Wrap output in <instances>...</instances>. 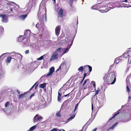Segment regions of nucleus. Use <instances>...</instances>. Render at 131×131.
<instances>
[{
  "label": "nucleus",
  "instance_id": "nucleus-1",
  "mask_svg": "<svg viewBox=\"0 0 131 131\" xmlns=\"http://www.w3.org/2000/svg\"><path fill=\"white\" fill-rule=\"evenodd\" d=\"M41 4H40V5L39 8V12L38 14V17L39 19V21L40 22H38L36 25V27L39 30L40 29H42V30H43L44 29L43 26H44L43 24H40V21H41V22H42V21L43 22L44 21H45L46 22L47 20V15L46 13V7H45V13L43 14L44 13H43V12H42V13H41L40 12V13L39 12L41 9Z\"/></svg>",
  "mask_w": 131,
  "mask_h": 131
},
{
  "label": "nucleus",
  "instance_id": "nucleus-2",
  "mask_svg": "<svg viewBox=\"0 0 131 131\" xmlns=\"http://www.w3.org/2000/svg\"><path fill=\"white\" fill-rule=\"evenodd\" d=\"M103 78L105 81L107 80V81L108 82H111L113 79V81L111 83V84H113L116 80L115 72L113 71L110 72L109 74L107 73L105 75Z\"/></svg>",
  "mask_w": 131,
  "mask_h": 131
},
{
  "label": "nucleus",
  "instance_id": "nucleus-3",
  "mask_svg": "<svg viewBox=\"0 0 131 131\" xmlns=\"http://www.w3.org/2000/svg\"><path fill=\"white\" fill-rule=\"evenodd\" d=\"M66 65V63L64 62H63L62 63L60 66H59L58 69V71L59 73H60V76L61 75V76L63 74L64 71L65 69Z\"/></svg>",
  "mask_w": 131,
  "mask_h": 131
},
{
  "label": "nucleus",
  "instance_id": "nucleus-4",
  "mask_svg": "<svg viewBox=\"0 0 131 131\" xmlns=\"http://www.w3.org/2000/svg\"><path fill=\"white\" fill-rule=\"evenodd\" d=\"M58 15L59 17L58 16V19L59 20L63 21V18L65 16V13L63 12V10L61 8L60 10L58 12Z\"/></svg>",
  "mask_w": 131,
  "mask_h": 131
},
{
  "label": "nucleus",
  "instance_id": "nucleus-5",
  "mask_svg": "<svg viewBox=\"0 0 131 131\" xmlns=\"http://www.w3.org/2000/svg\"><path fill=\"white\" fill-rule=\"evenodd\" d=\"M40 101L41 102L38 107H40L41 106V107L43 108L45 107L47 105V101H46L44 97L43 96L41 97L40 99Z\"/></svg>",
  "mask_w": 131,
  "mask_h": 131
},
{
  "label": "nucleus",
  "instance_id": "nucleus-6",
  "mask_svg": "<svg viewBox=\"0 0 131 131\" xmlns=\"http://www.w3.org/2000/svg\"><path fill=\"white\" fill-rule=\"evenodd\" d=\"M130 52V51L128 50V51L127 52L124 53L122 56H121L123 57L124 58V60L126 58H127L128 59V64H131V59L130 62H129V58L130 57V56L129 54V53Z\"/></svg>",
  "mask_w": 131,
  "mask_h": 131
},
{
  "label": "nucleus",
  "instance_id": "nucleus-7",
  "mask_svg": "<svg viewBox=\"0 0 131 131\" xmlns=\"http://www.w3.org/2000/svg\"><path fill=\"white\" fill-rule=\"evenodd\" d=\"M42 119V117L40 116L39 114H36L33 118V121L34 123L40 121V120Z\"/></svg>",
  "mask_w": 131,
  "mask_h": 131
},
{
  "label": "nucleus",
  "instance_id": "nucleus-8",
  "mask_svg": "<svg viewBox=\"0 0 131 131\" xmlns=\"http://www.w3.org/2000/svg\"><path fill=\"white\" fill-rule=\"evenodd\" d=\"M57 58V52L56 51L54 52L50 58V61L55 60Z\"/></svg>",
  "mask_w": 131,
  "mask_h": 131
},
{
  "label": "nucleus",
  "instance_id": "nucleus-9",
  "mask_svg": "<svg viewBox=\"0 0 131 131\" xmlns=\"http://www.w3.org/2000/svg\"><path fill=\"white\" fill-rule=\"evenodd\" d=\"M68 50V49L67 48L65 49L60 48L58 49V52H60L61 55H63Z\"/></svg>",
  "mask_w": 131,
  "mask_h": 131
},
{
  "label": "nucleus",
  "instance_id": "nucleus-10",
  "mask_svg": "<svg viewBox=\"0 0 131 131\" xmlns=\"http://www.w3.org/2000/svg\"><path fill=\"white\" fill-rule=\"evenodd\" d=\"M0 18H2V21L3 23H6L8 22L7 18L6 17V15L5 14H0Z\"/></svg>",
  "mask_w": 131,
  "mask_h": 131
},
{
  "label": "nucleus",
  "instance_id": "nucleus-11",
  "mask_svg": "<svg viewBox=\"0 0 131 131\" xmlns=\"http://www.w3.org/2000/svg\"><path fill=\"white\" fill-rule=\"evenodd\" d=\"M52 14L55 17H56L57 15V5H55L54 4V6L53 7Z\"/></svg>",
  "mask_w": 131,
  "mask_h": 131
},
{
  "label": "nucleus",
  "instance_id": "nucleus-12",
  "mask_svg": "<svg viewBox=\"0 0 131 131\" xmlns=\"http://www.w3.org/2000/svg\"><path fill=\"white\" fill-rule=\"evenodd\" d=\"M15 4L14 2H12L10 3H7V4L10 5V10L11 11V12H12L13 13H14V11H16V10L13 7V6L12 5L13 4Z\"/></svg>",
  "mask_w": 131,
  "mask_h": 131
},
{
  "label": "nucleus",
  "instance_id": "nucleus-13",
  "mask_svg": "<svg viewBox=\"0 0 131 131\" xmlns=\"http://www.w3.org/2000/svg\"><path fill=\"white\" fill-rule=\"evenodd\" d=\"M89 68V73L88 74V75H89L90 74V73L92 71V67L91 66L87 65L84 66V71L85 72H86V71L87 70V69Z\"/></svg>",
  "mask_w": 131,
  "mask_h": 131
},
{
  "label": "nucleus",
  "instance_id": "nucleus-14",
  "mask_svg": "<svg viewBox=\"0 0 131 131\" xmlns=\"http://www.w3.org/2000/svg\"><path fill=\"white\" fill-rule=\"evenodd\" d=\"M124 60V58L123 57L121 56L116 58L115 60V61L116 64H117L123 61Z\"/></svg>",
  "mask_w": 131,
  "mask_h": 131
},
{
  "label": "nucleus",
  "instance_id": "nucleus-15",
  "mask_svg": "<svg viewBox=\"0 0 131 131\" xmlns=\"http://www.w3.org/2000/svg\"><path fill=\"white\" fill-rule=\"evenodd\" d=\"M92 121V119L90 118L89 120L83 126L82 129L85 128V130H86L88 126L91 123Z\"/></svg>",
  "mask_w": 131,
  "mask_h": 131
},
{
  "label": "nucleus",
  "instance_id": "nucleus-16",
  "mask_svg": "<svg viewBox=\"0 0 131 131\" xmlns=\"http://www.w3.org/2000/svg\"><path fill=\"white\" fill-rule=\"evenodd\" d=\"M54 70V68L53 67H52L50 68L49 69V72L46 75V76L48 77L51 76Z\"/></svg>",
  "mask_w": 131,
  "mask_h": 131
},
{
  "label": "nucleus",
  "instance_id": "nucleus-17",
  "mask_svg": "<svg viewBox=\"0 0 131 131\" xmlns=\"http://www.w3.org/2000/svg\"><path fill=\"white\" fill-rule=\"evenodd\" d=\"M24 35L25 36H27L29 38L30 37L31 35V31L30 30H27L24 32Z\"/></svg>",
  "mask_w": 131,
  "mask_h": 131
},
{
  "label": "nucleus",
  "instance_id": "nucleus-18",
  "mask_svg": "<svg viewBox=\"0 0 131 131\" xmlns=\"http://www.w3.org/2000/svg\"><path fill=\"white\" fill-rule=\"evenodd\" d=\"M64 90H63V89H60L59 91L58 92V95H63L64 93Z\"/></svg>",
  "mask_w": 131,
  "mask_h": 131
},
{
  "label": "nucleus",
  "instance_id": "nucleus-19",
  "mask_svg": "<svg viewBox=\"0 0 131 131\" xmlns=\"http://www.w3.org/2000/svg\"><path fill=\"white\" fill-rule=\"evenodd\" d=\"M28 92H25L24 93L21 94L19 95L18 96V98L19 99H21L23 98L25 96L26 94Z\"/></svg>",
  "mask_w": 131,
  "mask_h": 131
},
{
  "label": "nucleus",
  "instance_id": "nucleus-20",
  "mask_svg": "<svg viewBox=\"0 0 131 131\" xmlns=\"http://www.w3.org/2000/svg\"><path fill=\"white\" fill-rule=\"evenodd\" d=\"M73 114H72V116H71L70 118H69L67 120L68 122H69L72 119H73L75 117V114L74 113H73Z\"/></svg>",
  "mask_w": 131,
  "mask_h": 131
},
{
  "label": "nucleus",
  "instance_id": "nucleus-21",
  "mask_svg": "<svg viewBox=\"0 0 131 131\" xmlns=\"http://www.w3.org/2000/svg\"><path fill=\"white\" fill-rule=\"evenodd\" d=\"M25 39V37H23V36H20L18 38V40L19 42H21Z\"/></svg>",
  "mask_w": 131,
  "mask_h": 131
},
{
  "label": "nucleus",
  "instance_id": "nucleus-22",
  "mask_svg": "<svg viewBox=\"0 0 131 131\" xmlns=\"http://www.w3.org/2000/svg\"><path fill=\"white\" fill-rule=\"evenodd\" d=\"M5 74L4 72L2 70H0V79L3 77Z\"/></svg>",
  "mask_w": 131,
  "mask_h": 131
},
{
  "label": "nucleus",
  "instance_id": "nucleus-23",
  "mask_svg": "<svg viewBox=\"0 0 131 131\" xmlns=\"http://www.w3.org/2000/svg\"><path fill=\"white\" fill-rule=\"evenodd\" d=\"M24 40H25V41L23 42L26 45H29V43L28 40H29V39H25V38Z\"/></svg>",
  "mask_w": 131,
  "mask_h": 131
},
{
  "label": "nucleus",
  "instance_id": "nucleus-24",
  "mask_svg": "<svg viewBox=\"0 0 131 131\" xmlns=\"http://www.w3.org/2000/svg\"><path fill=\"white\" fill-rule=\"evenodd\" d=\"M27 16V14L22 15L20 16V18L21 20H24Z\"/></svg>",
  "mask_w": 131,
  "mask_h": 131
},
{
  "label": "nucleus",
  "instance_id": "nucleus-25",
  "mask_svg": "<svg viewBox=\"0 0 131 131\" xmlns=\"http://www.w3.org/2000/svg\"><path fill=\"white\" fill-rule=\"evenodd\" d=\"M118 123H116L115 124H114L112 126V127L108 128L107 129V130L109 131V130H110V129H114V128L115 127V126H117V124H118Z\"/></svg>",
  "mask_w": 131,
  "mask_h": 131
},
{
  "label": "nucleus",
  "instance_id": "nucleus-26",
  "mask_svg": "<svg viewBox=\"0 0 131 131\" xmlns=\"http://www.w3.org/2000/svg\"><path fill=\"white\" fill-rule=\"evenodd\" d=\"M38 82H36L34 84L32 87L30 89V90H31L32 89L34 88V86H35V89H36L37 87L38 86Z\"/></svg>",
  "mask_w": 131,
  "mask_h": 131
},
{
  "label": "nucleus",
  "instance_id": "nucleus-27",
  "mask_svg": "<svg viewBox=\"0 0 131 131\" xmlns=\"http://www.w3.org/2000/svg\"><path fill=\"white\" fill-rule=\"evenodd\" d=\"M87 82L88 83H89V79H86L84 81L82 85V86H84Z\"/></svg>",
  "mask_w": 131,
  "mask_h": 131
},
{
  "label": "nucleus",
  "instance_id": "nucleus-28",
  "mask_svg": "<svg viewBox=\"0 0 131 131\" xmlns=\"http://www.w3.org/2000/svg\"><path fill=\"white\" fill-rule=\"evenodd\" d=\"M37 124H38L36 125H34L31 127L29 129V130H30V131H32L34 130L37 127Z\"/></svg>",
  "mask_w": 131,
  "mask_h": 131
},
{
  "label": "nucleus",
  "instance_id": "nucleus-29",
  "mask_svg": "<svg viewBox=\"0 0 131 131\" xmlns=\"http://www.w3.org/2000/svg\"><path fill=\"white\" fill-rule=\"evenodd\" d=\"M51 100V96L50 95L49 96H48L47 99V101H48V103L50 102Z\"/></svg>",
  "mask_w": 131,
  "mask_h": 131
},
{
  "label": "nucleus",
  "instance_id": "nucleus-30",
  "mask_svg": "<svg viewBox=\"0 0 131 131\" xmlns=\"http://www.w3.org/2000/svg\"><path fill=\"white\" fill-rule=\"evenodd\" d=\"M64 97L63 95H58V101H60L63 97Z\"/></svg>",
  "mask_w": 131,
  "mask_h": 131
},
{
  "label": "nucleus",
  "instance_id": "nucleus-31",
  "mask_svg": "<svg viewBox=\"0 0 131 131\" xmlns=\"http://www.w3.org/2000/svg\"><path fill=\"white\" fill-rule=\"evenodd\" d=\"M46 83L41 84L40 85V88L42 89H43L46 86Z\"/></svg>",
  "mask_w": 131,
  "mask_h": 131
},
{
  "label": "nucleus",
  "instance_id": "nucleus-32",
  "mask_svg": "<svg viewBox=\"0 0 131 131\" xmlns=\"http://www.w3.org/2000/svg\"><path fill=\"white\" fill-rule=\"evenodd\" d=\"M12 59V58L11 57H8L6 60V62H7V63H8L10 62L11 60Z\"/></svg>",
  "mask_w": 131,
  "mask_h": 131
},
{
  "label": "nucleus",
  "instance_id": "nucleus-33",
  "mask_svg": "<svg viewBox=\"0 0 131 131\" xmlns=\"http://www.w3.org/2000/svg\"><path fill=\"white\" fill-rule=\"evenodd\" d=\"M79 103H78L77 104H76L75 106V108H74V109L73 111V112H72L73 113H74L75 112L76 110L78 107V106L79 105Z\"/></svg>",
  "mask_w": 131,
  "mask_h": 131
},
{
  "label": "nucleus",
  "instance_id": "nucleus-34",
  "mask_svg": "<svg viewBox=\"0 0 131 131\" xmlns=\"http://www.w3.org/2000/svg\"><path fill=\"white\" fill-rule=\"evenodd\" d=\"M91 84L93 85V87L94 90H96V85L95 82L94 81H92L91 82Z\"/></svg>",
  "mask_w": 131,
  "mask_h": 131
},
{
  "label": "nucleus",
  "instance_id": "nucleus-35",
  "mask_svg": "<svg viewBox=\"0 0 131 131\" xmlns=\"http://www.w3.org/2000/svg\"><path fill=\"white\" fill-rule=\"evenodd\" d=\"M5 53L3 54L0 57V58H2V59H3V58H4L6 57V54L7 53Z\"/></svg>",
  "mask_w": 131,
  "mask_h": 131
},
{
  "label": "nucleus",
  "instance_id": "nucleus-36",
  "mask_svg": "<svg viewBox=\"0 0 131 131\" xmlns=\"http://www.w3.org/2000/svg\"><path fill=\"white\" fill-rule=\"evenodd\" d=\"M46 55V54H44L43 56H41L40 58H37V60H42L43 58V56H45Z\"/></svg>",
  "mask_w": 131,
  "mask_h": 131
},
{
  "label": "nucleus",
  "instance_id": "nucleus-37",
  "mask_svg": "<svg viewBox=\"0 0 131 131\" xmlns=\"http://www.w3.org/2000/svg\"><path fill=\"white\" fill-rule=\"evenodd\" d=\"M100 91V89L99 88H98L97 90L96 91L95 93L94 94V96H96L99 93Z\"/></svg>",
  "mask_w": 131,
  "mask_h": 131
},
{
  "label": "nucleus",
  "instance_id": "nucleus-38",
  "mask_svg": "<svg viewBox=\"0 0 131 131\" xmlns=\"http://www.w3.org/2000/svg\"><path fill=\"white\" fill-rule=\"evenodd\" d=\"M84 69L83 67V66H81L78 69V70L80 71H82Z\"/></svg>",
  "mask_w": 131,
  "mask_h": 131
},
{
  "label": "nucleus",
  "instance_id": "nucleus-39",
  "mask_svg": "<svg viewBox=\"0 0 131 131\" xmlns=\"http://www.w3.org/2000/svg\"><path fill=\"white\" fill-rule=\"evenodd\" d=\"M119 113V112H118L116 114H114L113 115V117L112 118L110 119H109V120H110L112 119L113 118H114L116 115H117V114H118Z\"/></svg>",
  "mask_w": 131,
  "mask_h": 131
},
{
  "label": "nucleus",
  "instance_id": "nucleus-40",
  "mask_svg": "<svg viewBox=\"0 0 131 131\" xmlns=\"http://www.w3.org/2000/svg\"><path fill=\"white\" fill-rule=\"evenodd\" d=\"M17 54L19 58H20V60H21L23 58V56L19 53H17Z\"/></svg>",
  "mask_w": 131,
  "mask_h": 131
},
{
  "label": "nucleus",
  "instance_id": "nucleus-41",
  "mask_svg": "<svg viewBox=\"0 0 131 131\" xmlns=\"http://www.w3.org/2000/svg\"><path fill=\"white\" fill-rule=\"evenodd\" d=\"M61 29V26H58V35L59 34Z\"/></svg>",
  "mask_w": 131,
  "mask_h": 131
},
{
  "label": "nucleus",
  "instance_id": "nucleus-42",
  "mask_svg": "<svg viewBox=\"0 0 131 131\" xmlns=\"http://www.w3.org/2000/svg\"><path fill=\"white\" fill-rule=\"evenodd\" d=\"M9 102H7L5 104V106L6 107L9 106Z\"/></svg>",
  "mask_w": 131,
  "mask_h": 131
},
{
  "label": "nucleus",
  "instance_id": "nucleus-43",
  "mask_svg": "<svg viewBox=\"0 0 131 131\" xmlns=\"http://www.w3.org/2000/svg\"><path fill=\"white\" fill-rule=\"evenodd\" d=\"M114 66V64L110 65L109 68V71H111L112 70V68H113Z\"/></svg>",
  "mask_w": 131,
  "mask_h": 131
},
{
  "label": "nucleus",
  "instance_id": "nucleus-44",
  "mask_svg": "<svg viewBox=\"0 0 131 131\" xmlns=\"http://www.w3.org/2000/svg\"><path fill=\"white\" fill-rule=\"evenodd\" d=\"M73 0H70V2L69 3V4L71 6H72V5L73 4Z\"/></svg>",
  "mask_w": 131,
  "mask_h": 131
},
{
  "label": "nucleus",
  "instance_id": "nucleus-45",
  "mask_svg": "<svg viewBox=\"0 0 131 131\" xmlns=\"http://www.w3.org/2000/svg\"><path fill=\"white\" fill-rule=\"evenodd\" d=\"M126 88L127 92H129L130 91V90L129 88L128 87V86L127 85V86Z\"/></svg>",
  "mask_w": 131,
  "mask_h": 131
},
{
  "label": "nucleus",
  "instance_id": "nucleus-46",
  "mask_svg": "<svg viewBox=\"0 0 131 131\" xmlns=\"http://www.w3.org/2000/svg\"><path fill=\"white\" fill-rule=\"evenodd\" d=\"M55 33L57 35V26L55 29Z\"/></svg>",
  "mask_w": 131,
  "mask_h": 131
},
{
  "label": "nucleus",
  "instance_id": "nucleus-47",
  "mask_svg": "<svg viewBox=\"0 0 131 131\" xmlns=\"http://www.w3.org/2000/svg\"><path fill=\"white\" fill-rule=\"evenodd\" d=\"M0 29L1 30L2 32H3L4 31V29L3 28L2 26L0 27Z\"/></svg>",
  "mask_w": 131,
  "mask_h": 131
},
{
  "label": "nucleus",
  "instance_id": "nucleus-48",
  "mask_svg": "<svg viewBox=\"0 0 131 131\" xmlns=\"http://www.w3.org/2000/svg\"><path fill=\"white\" fill-rule=\"evenodd\" d=\"M57 128H54L52 129L50 131H57Z\"/></svg>",
  "mask_w": 131,
  "mask_h": 131
},
{
  "label": "nucleus",
  "instance_id": "nucleus-49",
  "mask_svg": "<svg viewBox=\"0 0 131 131\" xmlns=\"http://www.w3.org/2000/svg\"><path fill=\"white\" fill-rule=\"evenodd\" d=\"M29 50H27L25 52V54H27L29 53Z\"/></svg>",
  "mask_w": 131,
  "mask_h": 131
},
{
  "label": "nucleus",
  "instance_id": "nucleus-50",
  "mask_svg": "<svg viewBox=\"0 0 131 131\" xmlns=\"http://www.w3.org/2000/svg\"><path fill=\"white\" fill-rule=\"evenodd\" d=\"M35 94V93H33L30 96V98H31V97L34 96Z\"/></svg>",
  "mask_w": 131,
  "mask_h": 131
},
{
  "label": "nucleus",
  "instance_id": "nucleus-51",
  "mask_svg": "<svg viewBox=\"0 0 131 131\" xmlns=\"http://www.w3.org/2000/svg\"><path fill=\"white\" fill-rule=\"evenodd\" d=\"M70 94V93H69V94H66V95H63V96H64V97H66L67 96H69V95Z\"/></svg>",
  "mask_w": 131,
  "mask_h": 131
},
{
  "label": "nucleus",
  "instance_id": "nucleus-52",
  "mask_svg": "<svg viewBox=\"0 0 131 131\" xmlns=\"http://www.w3.org/2000/svg\"><path fill=\"white\" fill-rule=\"evenodd\" d=\"M73 40H71V44H70L69 45L70 46V47L72 45V43H73Z\"/></svg>",
  "mask_w": 131,
  "mask_h": 131
},
{
  "label": "nucleus",
  "instance_id": "nucleus-53",
  "mask_svg": "<svg viewBox=\"0 0 131 131\" xmlns=\"http://www.w3.org/2000/svg\"><path fill=\"white\" fill-rule=\"evenodd\" d=\"M58 131H65V130L63 129H60L59 130L58 129Z\"/></svg>",
  "mask_w": 131,
  "mask_h": 131
},
{
  "label": "nucleus",
  "instance_id": "nucleus-54",
  "mask_svg": "<svg viewBox=\"0 0 131 131\" xmlns=\"http://www.w3.org/2000/svg\"><path fill=\"white\" fill-rule=\"evenodd\" d=\"M16 92L18 93V94H20V92L19 91V90L18 89H17L16 90Z\"/></svg>",
  "mask_w": 131,
  "mask_h": 131
},
{
  "label": "nucleus",
  "instance_id": "nucleus-55",
  "mask_svg": "<svg viewBox=\"0 0 131 131\" xmlns=\"http://www.w3.org/2000/svg\"><path fill=\"white\" fill-rule=\"evenodd\" d=\"M86 75H87V73H85L84 74L83 77H85L86 76Z\"/></svg>",
  "mask_w": 131,
  "mask_h": 131
},
{
  "label": "nucleus",
  "instance_id": "nucleus-56",
  "mask_svg": "<svg viewBox=\"0 0 131 131\" xmlns=\"http://www.w3.org/2000/svg\"><path fill=\"white\" fill-rule=\"evenodd\" d=\"M97 129V128H95L92 131H95Z\"/></svg>",
  "mask_w": 131,
  "mask_h": 131
},
{
  "label": "nucleus",
  "instance_id": "nucleus-57",
  "mask_svg": "<svg viewBox=\"0 0 131 131\" xmlns=\"http://www.w3.org/2000/svg\"><path fill=\"white\" fill-rule=\"evenodd\" d=\"M92 111H93V106L92 104Z\"/></svg>",
  "mask_w": 131,
  "mask_h": 131
},
{
  "label": "nucleus",
  "instance_id": "nucleus-58",
  "mask_svg": "<svg viewBox=\"0 0 131 131\" xmlns=\"http://www.w3.org/2000/svg\"><path fill=\"white\" fill-rule=\"evenodd\" d=\"M122 2H127V0H124V1H123Z\"/></svg>",
  "mask_w": 131,
  "mask_h": 131
},
{
  "label": "nucleus",
  "instance_id": "nucleus-59",
  "mask_svg": "<svg viewBox=\"0 0 131 131\" xmlns=\"http://www.w3.org/2000/svg\"><path fill=\"white\" fill-rule=\"evenodd\" d=\"M83 81H84V80H83V79H82V80L80 82V83L81 84V83H82L83 82Z\"/></svg>",
  "mask_w": 131,
  "mask_h": 131
},
{
  "label": "nucleus",
  "instance_id": "nucleus-60",
  "mask_svg": "<svg viewBox=\"0 0 131 131\" xmlns=\"http://www.w3.org/2000/svg\"><path fill=\"white\" fill-rule=\"evenodd\" d=\"M61 116L60 114H59L58 113V117H60Z\"/></svg>",
  "mask_w": 131,
  "mask_h": 131
},
{
  "label": "nucleus",
  "instance_id": "nucleus-61",
  "mask_svg": "<svg viewBox=\"0 0 131 131\" xmlns=\"http://www.w3.org/2000/svg\"><path fill=\"white\" fill-rule=\"evenodd\" d=\"M28 12L27 14H28L30 12V10H29V9H28Z\"/></svg>",
  "mask_w": 131,
  "mask_h": 131
},
{
  "label": "nucleus",
  "instance_id": "nucleus-62",
  "mask_svg": "<svg viewBox=\"0 0 131 131\" xmlns=\"http://www.w3.org/2000/svg\"><path fill=\"white\" fill-rule=\"evenodd\" d=\"M53 1L54 2L53 4L55 3L56 0H53Z\"/></svg>",
  "mask_w": 131,
  "mask_h": 131
},
{
  "label": "nucleus",
  "instance_id": "nucleus-63",
  "mask_svg": "<svg viewBox=\"0 0 131 131\" xmlns=\"http://www.w3.org/2000/svg\"><path fill=\"white\" fill-rule=\"evenodd\" d=\"M3 111H5V112H6L7 111H6L5 110H4V109L3 110Z\"/></svg>",
  "mask_w": 131,
  "mask_h": 131
},
{
  "label": "nucleus",
  "instance_id": "nucleus-64",
  "mask_svg": "<svg viewBox=\"0 0 131 131\" xmlns=\"http://www.w3.org/2000/svg\"><path fill=\"white\" fill-rule=\"evenodd\" d=\"M85 78V77H83V79H82L83 80H84V79Z\"/></svg>",
  "mask_w": 131,
  "mask_h": 131
}]
</instances>
